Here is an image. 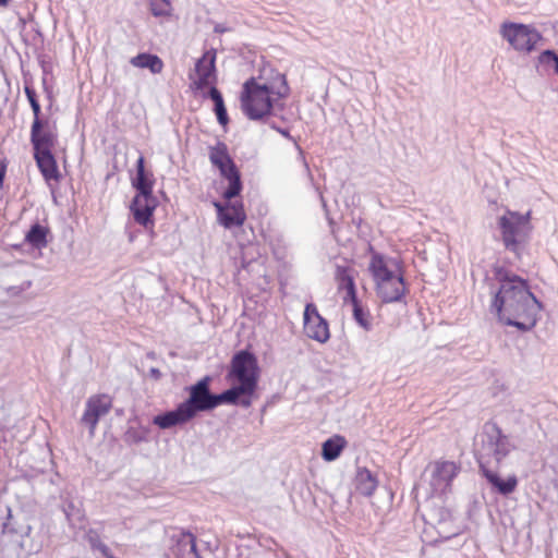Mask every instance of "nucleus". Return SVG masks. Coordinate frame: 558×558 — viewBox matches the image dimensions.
Here are the masks:
<instances>
[{
  "label": "nucleus",
  "instance_id": "nucleus-1",
  "mask_svg": "<svg viewBox=\"0 0 558 558\" xmlns=\"http://www.w3.org/2000/svg\"><path fill=\"white\" fill-rule=\"evenodd\" d=\"M498 288H492L490 310L496 312L499 320L526 332L535 327L542 303L531 292L527 281L502 268L494 269Z\"/></svg>",
  "mask_w": 558,
  "mask_h": 558
},
{
  "label": "nucleus",
  "instance_id": "nucleus-2",
  "mask_svg": "<svg viewBox=\"0 0 558 558\" xmlns=\"http://www.w3.org/2000/svg\"><path fill=\"white\" fill-rule=\"evenodd\" d=\"M259 373L257 357L253 353L241 350L233 355L228 378L236 381V385L226 390L232 400V405H241L245 409L252 405Z\"/></svg>",
  "mask_w": 558,
  "mask_h": 558
},
{
  "label": "nucleus",
  "instance_id": "nucleus-3",
  "mask_svg": "<svg viewBox=\"0 0 558 558\" xmlns=\"http://www.w3.org/2000/svg\"><path fill=\"white\" fill-rule=\"evenodd\" d=\"M279 86L274 84H259L255 78L247 80L243 85L241 108L251 120H260L271 113L276 99L288 95L289 87L283 75H278Z\"/></svg>",
  "mask_w": 558,
  "mask_h": 558
},
{
  "label": "nucleus",
  "instance_id": "nucleus-4",
  "mask_svg": "<svg viewBox=\"0 0 558 558\" xmlns=\"http://www.w3.org/2000/svg\"><path fill=\"white\" fill-rule=\"evenodd\" d=\"M477 446V461L480 469L498 468L502 460L514 449L509 436L502 434L500 427L494 422H486L480 435Z\"/></svg>",
  "mask_w": 558,
  "mask_h": 558
},
{
  "label": "nucleus",
  "instance_id": "nucleus-5",
  "mask_svg": "<svg viewBox=\"0 0 558 558\" xmlns=\"http://www.w3.org/2000/svg\"><path fill=\"white\" fill-rule=\"evenodd\" d=\"M210 381L211 377L205 376L196 384L189 387V398L181 404L192 418L195 417L198 412L214 410L220 404H232V400L226 390L218 395L210 392Z\"/></svg>",
  "mask_w": 558,
  "mask_h": 558
},
{
  "label": "nucleus",
  "instance_id": "nucleus-6",
  "mask_svg": "<svg viewBox=\"0 0 558 558\" xmlns=\"http://www.w3.org/2000/svg\"><path fill=\"white\" fill-rule=\"evenodd\" d=\"M498 227L505 247L519 255L521 244L525 242L531 230L530 213L520 214L507 209L506 213L498 218Z\"/></svg>",
  "mask_w": 558,
  "mask_h": 558
},
{
  "label": "nucleus",
  "instance_id": "nucleus-7",
  "mask_svg": "<svg viewBox=\"0 0 558 558\" xmlns=\"http://www.w3.org/2000/svg\"><path fill=\"white\" fill-rule=\"evenodd\" d=\"M501 36L518 51H532L541 40V34L524 24L505 23L500 29Z\"/></svg>",
  "mask_w": 558,
  "mask_h": 558
},
{
  "label": "nucleus",
  "instance_id": "nucleus-8",
  "mask_svg": "<svg viewBox=\"0 0 558 558\" xmlns=\"http://www.w3.org/2000/svg\"><path fill=\"white\" fill-rule=\"evenodd\" d=\"M459 466L452 461H436L429 466V495L445 494L451 486L452 480L459 472Z\"/></svg>",
  "mask_w": 558,
  "mask_h": 558
},
{
  "label": "nucleus",
  "instance_id": "nucleus-9",
  "mask_svg": "<svg viewBox=\"0 0 558 558\" xmlns=\"http://www.w3.org/2000/svg\"><path fill=\"white\" fill-rule=\"evenodd\" d=\"M111 408L112 398L106 393L93 395L86 400L81 423L88 427L90 435H94L99 420L107 415Z\"/></svg>",
  "mask_w": 558,
  "mask_h": 558
},
{
  "label": "nucleus",
  "instance_id": "nucleus-10",
  "mask_svg": "<svg viewBox=\"0 0 558 558\" xmlns=\"http://www.w3.org/2000/svg\"><path fill=\"white\" fill-rule=\"evenodd\" d=\"M304 332L310 338L319 343H325L330 338L327 320L320 316L317 307L313 303H307L304 310Z\"/></svg>",
  "mask_w": 558,
  "mask_h": 558
},
{
  "label": "nucleus",
  "instance_id": "nucleus-11",
  "mask_svg": "<svg viewBox=\"0 0 558 558\" xmlns=\"http://www.w3.org/2000/svg\"><path fill=\"white\" fill-rule=\"evenodd\" d=\"M197 80L193 82L192 88L201 90L216 82V51L207 50L195 64Z\"/></svg>",
  "mask_w": 558,
  "mask_h": 558
},
{
  "label": "nucleus",
  "instance_id": "nucleus-12",
  "mask_svg": "<svg viewBox=\"0 0 558 558\" xmlns=\"http://www.w3.org/2000/svg\"><path fill=\"white\" fill-rule=\"evenodd\" d=\"M214 206L217 210L219 223L227 229L241 227L246 219V215L241 203L235 202L222 205L219 202H215Z\"/></svg>",
  "mask_w": 558,
  "mask_h": 558
},
{
  "label": "nucleus",
  "instance_id": "nucleus-13",
  "mask_svg": "<svg viewBox=\"0 0 558 558\" xmlns=\"http://www.w3.org/2000/svg\"><path fill=\"white\" fill-rule=\"evenodd\" d=\"M157 206V199L153 193L148 195L136 194L130 206L134 219L142 226H147L151 221L153 213Z\"/></svg>",
  "mask_w": 558,
  "mask_h": 558
},
{
  "label": "nucleus",
  "instance_id": "nucleus-14",
  "mask_svg": "<svg viewBox=\"0 0 558 558\" xmlns=\"http://www.w3.org/2000/svg\"><path fill=\"white\" fill-rule=\"evenodd\" d=\"M378 298L384 303L400 302L405 293V283L402 276H395L376 286Z\"/></svg>",
  "mask_w": 558,
  "mask_h": 558
},
{
  "label": "nucleus",
  "instance_id": "nucleus-15",
  "mask_svg": "<svg viewBox=\"0 0 558 558\" xmlns=\"http://www.w3.org/2000/svg\"><path fill=\"white\" fill-rule=\"evenodd\" d=\"M44 122L41 120H34L31 129V143L34 153L51 150L56 142L54 134L47 130L44 131Z\"/></svg>",
  "mask_w": 558,
  "mask_h": 558
},
{
  "label": "nucleus",
  "instance_id": "nucleus-16",
  "mask_svg": "<svg viewBox=\"0 0 558 558\" xmlns=\"http://www.w3.org/2000/svg\"><path fill=\"white\" fill-rule=\"evenodd\" d=\"M496 468H487L482 465L481 472L487 482L500 494L507 496L514 492L518 486V478L515 475H510L502 480L495 471Z\"/></svg>",
  "mask_w": 558,
  "mask_h": 558
},
{
  "label": "nucleus",
  "instance_id": "nucleus-17",
  "mask_svg": "<svg viewBox=\"0 0 558 558\" xmlns=\"http://www.w3.org/2000/svg\"><path fill=\"white\" fill-rule=\"evenodd\" d=\"M191 420L192 416L180 403L174 410L154 416L153 423L161 429H168L173 426L184 424Z\"/></svg>",
  "mask_w": 558,
  "mask_h": 558
},
{
  "label": "nucleus",
  "instance_id": "nucleus-18",
  "mask_svg": "<svg viewBox=\"0 0 558 558\" xmlns=\"http://www.w3.org/2000/svg\"><path fill=\"white\" fill-rule=\"evenodd\" d=\"M34 158L37 162V166L44 177V179L49 182L51 180L59 181L60 172L57 166V161L51 153V150H44L34 153Z\"/></svg>",
  "mask_w": 558,
  "mask_h": 558
},
{
  "label": "nucleus",
  "instance_id": "nucleus-19",
  "mask_svg": "<svg viewBox=\"0 0 558 558\" xmlns=\"http://www.w3.org/2000/svg\"><path fill=\"white\" fill-rule=\"evenodd\" d=\"M209 160L219 169L220 174L229 172V168H236L228 153L227 145L222 142H218L215 146L209 148Z\"/></svg>",
  "mask_w": 558,
  "mask_h": 558
},
{
  "label": "nucleus",
  "instance_id": "nucleus-20",
  "mask_svg": "<svg viewBox=\"0 0 558 558\" xmlns=\"http://www.w3.org/2000/svg\"><path fill=\"white\" fill-rule=\"evenodd\" d=\"M154 182L153 173L146 171L145 159L141 156L136 162V175L132 180V185L137 194L148 195L153 193Z\"/></svg>",
  "mask_w": 558,
  "mask_h": 558
},
{
  "label": "nucleus",
  "instance_id": "nucleus-21",
  "mask_svg": "<svg viewBox=\"0 0 558 558\" xmlns=\"http://www.w3.org/2000/svg\"><path fill=\"white\" fill-rule=\"evenodd\" d=\"M130 63L140 69H148L153 74L162 72L163 62L157 56L148 52H142L130 59Z\"/></svg>",
  "mask_w": 558,
  "mask_h": 558
},
{
  "label": "nucleus",
  "instance_id": "nucleus-22",
  "mask_svg": "<svg viewBox=\"0 0 558 558\" xmlns=\"http://www.w3.org/2000/svg\"><path fill=\"white\" fill-rule=\"evenodd\" d=\"M378 482L372 472L365 468H359L355 475V488L364 496H372Z\"/></svg>",
  "mask_w": 558,
  "mask_h": 558
},
{
  "label": "nucleus",
  "instance_id": "nucleus-23",
  "mask_svg": "<svg viewBox=\"0 0 558 558\" xmlns=\"http://www.w3.org/2000/svg\"><path fill=\"white\" fill-rule=\"evenodd\" d=\"M368 268L373 275L376 286L396 276L393 271L388 268L383 255L379 253H374L372 255Z\"/></svg>",
  "mask_w": 558,
  "mask_h": 558
},
{
  "label": "nucleus",
  "instance_id": "nucleus-24",
  "mask_svg": "<svg viewBox=\"0 0 558 558\" xmlns=\"http://www.w3.org/2000/svg\"><path fill=\"white\" fill-rule=\"evenodd\" d=\"M347 445L344 437L340 435L332 436L325 440L322 446V457L325 461L336 460Z\"/></svg>",
  "mask_w": 558,
  "mask_h": 558
},
{
  "label": "nucleus",
  "instance_id": "nucleus-25",
  "mask_svg": "<svg viewBox=\"0 0 558 558\" xmlns=\"http://www.w3.org/2000/svg\"><path fill=\"white\" fill-rule=\"evenodd\" d=\"M336 279L338 281L339 289L347 291L345 300H350V302H355V299H357L355 283L349 269L343 266H337Z\"/></svg>",
  "mask_w": 558,
  "mask_h": 558
},
{
  "label": "nucleus",
  "instance_id": "nucleus-26",
  "mask_svg": "<svg viewBox=\"0 0 558 558\" xmlns=\"http://www.w3.org/2000/svg\"><path fill=\"white\" fill-rule=\"evenodd\" d=\"M48 229L39 223H34L25 235V241L32 246L40 250L47 246Z\"/></svg>",
  "mask_w": 558,
  "mask_h": 558
},
{
  "label": "nucleus",
  "instance_id": "nucleus-27",
  "mask_svg": "<svg viewBox=\"0 0 558 558\" xmlns=\"http://www.w3.org/2000/svg\"><path fill=\"white\" fill-rule=\"evenodd\" d=\"M229 182L228 187L223 192V198L231 201L236 197L242 191V182L238 168H229V172L221 174Z\"/></svg>",
  "mask_w": 558,
  "mask_h": 558
},
{
  "label": "nucleus",
  "instance_id": "nucleus-28",
  "mask_svg": "<svg viewBox=\"0 0 558 558\" xmlns=\"http://www.w3.org/2000/svg\"><path fill=\"white\" fill-rule=\"evenodd\" d=\"M24 93L27 97V100L31 105V108L33 110V113H34V120H41L40 119V112H41V108H40V104L37 99V95H36V92L35 89L29 86V85H25L24 86Z\"/></svg>",
  "mask_w": 558,
  "mask_h": 558
},
{
  "label": "nucleus",
  "instance_id": "nucleus-29",
  "mask_svg": "<svg viewBox=\"0 0 558 558\" xmlns=\"http://www.w3.org/2000/svg\"><path fill=\"white\" fill-rule=\"evenodd\" d=\"M351 303L353 305L354 319L361 327L368 330L371 328V323L367 318V313L363 310L357 299H355V302Z\"/></svg>",
  "mask_w": 558,
  "mask_h": 558
},
{
  "label": "nucleus",
  "instance_id": "nucleus-30",
  "mask_svg": "<svg viewBox=\"0 0 558 558\" xmlns=\"http://www.w3.org/2000/svg\"><path fill=\"white\" fill-rule=\"evenodd\" d=\"M179 545H189V553L193 554L195 558H202L196 546V537L191 532L181 533Z\"/></svg>",
  "mask_w": 558,
  "mask_h": 558
},
{
  "label": "nucleus",
  "instance_id": "nucleus-31",
  "mask_svg": "<svg viewBox=\"0 0 558 558\" xmlns=\"http://www.w3.org/2000/svg\"><path fill=\"white\" fill-rule=\"evenodd\" d=\"M150 10L155 16H166L170 14L171 4L169 0H151Z\"/></svg>",
  "mask_w": 558,
  "mask_h": 558
},
{
  "label": "nucleus",
  "instance_id": "nucleus-32",
  "mask_svg": "<svg viewBox=\"0 0 558 558\" xmlns=\"http://www.w3.org/2000/svg\"><path fill=\"white\" fill-rule=\"evenodd\" d=\"M538 61L542 65L551 66L558 75V54L554 50L543 51L538 57Z\"/></svg>",
  "mask_w": 558,
  "mask_h": 558
},
{
  "label": "nucleus",
  "instance_id": "nucleus-33",
  "mask_svg": "<svg viewBox=\"0 0 558 558\" xmlns=\"http://www.w3.org/2000/svg\"><path fill=\"white\" fill-rule=\"evenodd\" d=\"M217 121L220 125L226 126L229 123V117L225 105L214 107Z\"/></svg>",
  "mask_w": 558,
  "mask_h": 558
},
{
  "label": "nucleus",
  "instance_id": "nucleus-34",
  "mask_svg": "<svg viewBox=\"0 0 558 558\" xmlns=\"http://www.w3.org/2000/svg\"><path fill=\"white\" fill-rule=\"evenodd\" d=\"M207 95L214 101L215 107L225 105L223 97L217 87L210 86Z\"/></svg>",
  "mask_w": 558,
  "mask_h": 558
},
{
  "label": "nucleus",
  "instance_id": "nucleus-35",
  "mask_svg": "<svg viewBox=\"0 0 558 558\" xmlns=\"http://www.w3.org/2000/svg\"><path fill=\"white\" fill-rule=\"evenodd\" d=\"M93 548L97 549L105 558H114L110 548L102 542H94Z\"/></svg>",
  "mask_w": 558,
  "mask_h": 558
},
{
  "label": "nucleus",
  "instance_id": "nucleus-36",
  "mask_svg": "<svg viewBox=\"0 0 558 558\" xmlns=\"http://www.w3.org/2000/svg\"><path fill=\"white\" fill-rule=\"evenodd\" d=\"M8 514H7V521L2 525V532L3 533H14L15 530L11 527L10 520L12 519V510L10 507L7 508Z\"/></svg>",
  "mask_w": 558,
  "mask_h": 558
},
{
  "label": "nucleus",
  "instance_id": "nucleus-37",
  "mask_svg": "<svg viewBox=\"0 0 558 558\" xmlns=\"http://www.w3.org/2000/svg\"><path fill=\"white\" fill-rule=\"evenodd\" d=\"M149 375H150L151 378H154L156 380L161 378V372L158 368H156V367H151L149 369Z\"/></svg>",
  "mask_w": 558,
  "mask_h": 558
},
{
  "label": "nucleus",
  "instance_id": "nucleus-38",
  "mask_svg": "<svg viewBox=\"0 0 558 558\" xmlns=\"http://www.w3.org/2000/svg\"><path fill=\"white\" fill-rule=\"evenodd\" d=\"M7 172V166H0V187H2Z\"/></svg>",
  "mask_w": 558,
  "mask_h": 558
},
{
  "label": "nucleus",
  "instance_id": "nucleus-39",
  "mask_svg": "<svg viewBox=\"0 0 558 558\" xmlns=\"http://www.w3.org/2000/svg\"><path fill=\"white\" fill-rule=\"evenodd\" d=\"M177 547L180 551H189V545H179V541L177 542Z\"/></svg>",
  "mask_w": 558,
  "mask_h": 558
},
{
  "label": "nucleus",
  "instance_id": "nucleus-40",
  "mask_svg": "<svg viewBox=\"0 0 558 558\" xmlns=\"http://www.w3.org/2000/svg\"><path fill=\"white\" fill-rule=\"evenodd\" d=\"M279 132L287 137H290L289 132L287 130H279Z\"/></svg>",
  "mask_w": 558,
  "mask_h": 558
},
{
  "label": "nucleus",
  "instance_id": "nucleus-41",
  "mask_svg": "<svg viewBox=\"0 0 558 558\" xmlns=\"http://www.w3.org/2000/svg\"><path fill=\"white\" fill-rule=\"evenodd\" d=\"M9 3V0H0V5L1 7H7Z\"/></svg>",
  "mask_w": 558,
  "mask_h": 558
},
{
  "label": "nucleus",
  "instance_id": "nucleus-42",
  "mask_svg": "<svg viewBox=\"0 0 558 558\" xmlns=\"http://www.w3.org/2000/svg\"><path fill=\"white\" fill-rule=\"evenodd\" d=\"M222 31H223V29H222V27H219V26H216V27H215V32H217V33H220V32H222Z\"/></svg>",
  "mask_w": 558,
  "mask_h": 558
},
{
  "label": "nucleus",
  "instance_id": "nucleus-43",
  "mask_svg": "<svg viewBox=\"0 0 558 558\" xmlns=\"http://www.w3.org/2000/svg\"><path fill=\"white\" fill-rule=\"evenodd\" d=\"M134 439H135V441H136V442H138V441H142V440H143V438H142V437H140V436H135V438H134Z\"/></svg>",
  "mask_w": 558,
  "mask_h": 558
},
{
  "label": "nucleus",
  "instance_id": "nucleus-44",
  "mask_svg": "<svg viewBox=\"0 0 558 558\" xmlns=\"http://www.w3.org/2000/svg\"><path fill=\"white\" fill-rule=\"evenodd\" d=\"M0 166H7L4 162L0 161Z\"/></svg>",
  "mask_w": 558,
  "mask_h": 558
}]
</instances>
